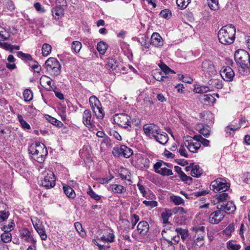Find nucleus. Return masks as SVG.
I'll list each match as a JSON object with an SVG mask.
<instances>
[{
    "instance_id": "13d9d810",
    "label": "nucleus",
    "mask_w": 250,
    "mask_h": 250,
    "mask_svg": "<svg viewBox=\"0 0 250 250\" xmlns=\"http://www.w3.org/2000/svg\"><path fill=\"white\" fill-rule=\"evenodd\" d=\"M88 195L92 199L96 200V201H99L101 199V196L97 194L90 187H89V189L87 191Z\"/></svg>"
},
{
    "instance_id": "e2e57ef3",
    "label": "nucleus",
    "mask_w": 250,
    "mask_h": 250,
    "mask_svg": "<svg viewBox=\"0 0 250 250\" xmlns=\"http://www.w3.org/2000/svg\"><path fill=\"white\" fill-rule=\"evenodd\" d=\"M139 42L141 44L142 46L145 48H148L150 43L149 42V40L146 37H142L139 40Z\"/></svg>"
},
{
    "instance_id": "864d4df0",
    "label": "nucleus",
    "mask_w": 250,
    "mask_h": 250,
    "mask_svg": "<svg viewBox=\"0 0 250 250\" xmlns=\"http://www.w3.org/2000/svg\"><path fill=\"white\" fill-rule=\"evenodd\" d=\"M228 194L226 192H223L217 195L216 199L218 201V204L226 202V200L228 198Z\"/></svg>"
},
{
    "instance_id": "a18cd8bd",
    "label": "nucleus",
    "mask_w": 250,
    "mask_h": 250,
    "mask_svg": "<svg viewBox=\"0 0 250 250\" xmlns=\"http://www.w3.org/2000/svg\"><path fill=\"white\" fill-rule=\"evenodd\" d=\"M17 56L22 60L26 62H32L33 60L32 57L30 54L24 53L22 51H18L17 52Z\"/></svg>"
},
{
    "instance_id": "49530a36",
    "label": "nucleus",
    "mask_w": 250,
    "mask_h": 250,
    "mask_svg": "<svg viewBox=\"0 0 250 250\" xmlns=\"http://www.w3.org/2000/svg\"><path fill=\"white\" fill-rule=\"evenodd\" d=\"M241 247L240 245L235 241L230 240L227 242V248L229 250H239Z\"/></svg>"
},
{
    "instance_id": "2eb2a0df",
    "label": "nucleus",
    "mask_w": 250,
    "mask_h": 250,
    "mask_svg": "<svg viewBox=\"0 0 250 250\" xmlns=\"http://www.w3.org/2000/svg\"><path fill=\"white\" fill-rule=\"evenodd\" d=\"M34 229L40 235L42 240H46L47 239V234L45 232V229L43 225L40 222V221L35 217L31 219Z\"/></svg>"
},
{
    "instance_id": "6ab92c4d",
    "label": "nucleus",
    "mask_w": 250,
    "mask_h": 250,
    "mask_svg": "<svg viewBox=\"0 0 250 250\" xmlns=\"http://www.w3.org/2000/svg\"><path fill=\"white\" fill-rule=\"evenodd\" d=\"M217 208L220 209L224 213L231 214L235 211L236 208L233 202L229 201L218 204Z\"/></svg>"
},
{
    "instance_id": "412c9836",
    "label": "nucleus",
    "mask_w": 250,
    "mask_h": 250,
    "mask_svg": "<svg viewBox=\"0 0 250 250\" xmlns=\"http://www.w3.org/2000/svg\"><path fill=\"white\" fill-rule=\"evenodd\" d=\"M83 123L90 129H93L94 125L92 120V115L89 110H85L83 114Z\"/></svg>"
},
{
    "instance_id": "7c9ffc66",
    "label": "nucleus",
    "mask_w": 250,
    "mask_h": 250,
    "mask_svg": "<svg viewBox=\"0 0 250 250\" xmlns=\"http://www.w3.org/2000/svg\"><path fill=\"white\" fill-rule=\"evenodd\" d=\"M6 205L0 203V222L5 221L9 216L8 211L6 210Z\"/></svg>"
},
{
    "instance_id": "774afa93",
    "label": "nucleus",
    "mask_w": 250,
    "mask_h": 250,
    "mask_svg": "<svg viewBox=\"0 0 250 250\" xmlns=\"http://www.w3.org/2000/svg\"><path fill=\"white\" fill-rule=\"evenodd\" d=\"M143 203L146 205V206L152 208L156 207L158 206V203L157 201L154 200L152 201H146L144 200L143 201Z\"/></svg>"
},
{
    "instance_id": "3c124183",
    "label": "nucleus",
    "mask_w": 250,
    "mask_h": 250,
    "mask_svg": "<svg viewBox=\"0 0 250 250\" xmlns=\"http://www.w3.org/2000/svg\"><path fill=\"white\" fill-rule=\"evenodd\" d=\"M51 46L47 43H44L42 46V54L43 56H47L51 51Z\"/></svg>"
},
{
    "instance_id": "09e8293b",
    "label": "nucleus",
    "mask_w": 250,
    "mask_h": 250,
    "mask_svg": "<svg viewBox=\"0 0 250 250\" xmlns=\"http://www.w3.org/2000/svg\"><path fill=\"white\" fill-rule=\"evenodd\" d=\"M92 110L98 119H102L104 117V114L101 105L95 107V108H94Z\"/></svg>"
},
{
    "instance_id": "20e7f679",
    "label": "nucleus",
    "mask_w": 250,
    "mask_h": 250,
    "mask_svg": "<svg viewBox=\"0 0 250 250\" xmlns=\"http://www.w3.org/2000/svg\"><path fill=\"white\" fill-rule=\"evenodd\" d=\"M249 54V52L243 49L237 50L235 52L234 60L236 63L239 65V71H241V73L247 72Z\"/></svg>"
},
{
    "instance_id": "f704fd0d",
    "label": "nucleus",
    "mask_w": 250,
    "mask_h": 250,
    "mask_svg": "<svg viewBox=\"0 0 250 250\" xmlns=\"http://www.w3.org/2000/svg\"><path fill=\"white\" fill-rule=\"evenodd\" d=\"M141 168H148L149 167L150 160L147 157H142L138 160Z\"/></svg>"
},
{
    "instance_id": "9d476101",
    "label": "nucleus",
    "mask_w": 250,
    "mask_h": 250,
    "mask_svg": "<svg viewBox=\"0 0 250 250\" xmlns=\"http://www.w3.org/2000/svg\"><path fill=\"white\" fill-rule=\"evenodd\" d=\"M112 152L115 157L123 156L126 158L130 157L133 154L132 150L125 145L114 147Z\"/></svg>"
},
{
    "instance_id": "4d7b16f0",
    "label": "nucleus",
    "mask_w": 250,
    "mask_h": 250,
    "mask_svg": "<svg viewBox=\"0 0 250 250\" xmlns=\"http://www.w3.org/2000/svg\"><path fill=\"white\" fill-rule=\"evenodd\" d=\"M74 226L77 231L82 237H84L86 235V233L84 231L82 225L80 223L78 222H75L74 223Z\"/></svg>"
},
{
    "instance_id": "dca6fc26",
    "label": "nucleus",
    "mask_w": 250,
    "mask_h": 250,
    "mask_svg": "<svg viewBox=\"0 0 250 250\" xmlns=\"http://www.w3.org/2000/svg\"><path fill=\"white\" fill-rule=\"evenodd\" d=\"M20 237L24 242L36 244V240L34 238L31 232L27 228H23L20 230Z\"/></svg>"
},
{
    "instance_id": "9b49d317",
    "label": "nucleus",
    "mask_w": 250,
    "mask_h": 250,
    "mask_svg": "<svg viewBox=\"0 0 250 250\" xmlns=\"http://www.w3.org/2000/svg\"><path fill=\"white\" fill-rule=\"evenodd\" d=\"M57 3H61L62 5H57L52 9V14L55 20L61 19L64 15V7L66 6L65 0H57Z\"/></svg>"
},
{
    "instance_id": "c756f323",
    "label": "nucleus",
    "mask_w": 250,
    "mask_h": 250,
    "mask_svg": "<svg viewBox=\"0 0 250 250\" xmlns=\"http://www.w3.org/2000/svg\"><path fill=\"white\" fill-rule=\"evenodd\" d=\"M109 188L112 192L117 194L124 193L126 191V188L122 185L119 184H112Z\"/></svg>"
},
{
    "instance_id": "de8ad7c7",
    "label": "nucleus",
    "mask_w": 250,
    "mask_h": 250,
    "mask_svg": "<svg viewBox=\"0 0 250 250\" xmlns=\"http://www.w3.org/2000/svg\"><path fill=\"white\" fill-rule=\"evenodd\" d=\"M176 2L179 9H184L190 2V0H176Z\"/></svg>"
},
{
    "instance_id": "a211bd4d",
    "label": "nucleus",
    "mask_w": 250,
    "mask_h": 250,
    "mask_svg": "<svg viewBox=\"0 0 250 250\" xmlns=\"http://www.w3.org/2000/svg\"><path fill=\"white\" fill-rule=\"evenodd\" d=\"M222 79L227 82L232 81L234 77V72L229 66H224L220 71Z\"/></svg>"
},
{
    "instance_id": "a19ab883",
    "label": "nucleus",
    "mask_w": 250,
    "mask_h": 250,
    "mask_svg": "<svg viewBox=\"0 0 250 250\" xmlns=\"http://www.w3.org/2000/svg\"><path fill=\"white\" fill-rule=\"evenodd\" d=\"M210 91V88L208 86L205 85H196L194 89V92L197 93H205Z\"/></svg>"
},
{
    "instance_id": "393cba45",
    "label": "nucleus",
    "mask_w": 250,
    "mask_h": 250,
    "mask_svg": "<svg viewBox=\"0 0 250 250\" xmlns=\"http://www.w3.org/2000/svg\"><path fill=\"white\" fill-rule=\"evenodd\" d=\"M154 139L162 145L166 144L168 140L167 134L162 131L161 129L160 130V132H159L158 135H156Z\"/></svg>"
},
{
    "instance_id": "052dcab7",
    "label": "nucleus",
    "mask_w": 250,
    "mask_h": 250,
    "mask_svg": "<svg viewBox=\"0 0 250 250\" xmlns=\"http://www.w3.org/2000/svg\"><path fill=\"white\" fill-rule=\"evenodd\" d=\"M186 146L185 145V142L183 144H181L180 145V147L178 150V152L181 156L188 158V154L187 152V151L186 150Z\"/></svg>"
},
{
    "instance_id": "39448f33",
    "label": "nucleus",
    "mask_w": 250,
    "mask_h": 250,
    "mask_svg": "<svg viewBox=\"0 0 250 250\" xmlns=\"http://www.w3.org/2000/svg\"><path fill=\"white\" fill-rule=\"evenodd\" d=\"M45 67L47 72L51 76L56 77L61 72V65L57 59L50 58L45 62Z\"/></svg>"
},
{
    "instance_id": "69168bd1",
    "label": "nucleus",
    "mask_w": 250,
    "mask_h": 250,
    "mask_svg": "<svg viewBox=\"0 0 250 250\" xmlns=\"http://www.w3.org/2000/svg\"><path fill=\"white\" fill-rule=\"evenodd\" d=\"M46 119L50 123L56 126H59L60 124L61 123L60 121L57 120L56 118L48 115H46Z\"/></svg>"
},
{
    "instance_id": "7ed1b4c3",
    "label": "nucleus",
    "mask_w": 250,
    "mask_h": 250,
    "mask_svg": "<svg viewBox=\"0 0 250 250\" xmlns=\"http://www.w3.org/2000/svg\"><path fill=\"white\" fill-rule=\"evenodd\" d=\"M161 70H156L153 72V78L157 81L168 82L172 79V76L176 73L164 63H159Z\"/></svg>"
},
{
    "instance_id": "aec40b11",
    "label": "nucleus",
    "mask_w": 250,
    "mask_h": 250,
    "mask_svg": "<svg viewBox=\"0 0 250 250\" xmlns=\"http://www.w3.org/2000/svg\"><path fill=\"white\" fill-rule=\"evenodd\" d=\"M186 148L191 152L196 153L201 147V143L194 139L185 141Z\"/></svg>"
},
{
    "instance_id": "37998d69",
    "label": "nucleus",
    "mask_w": 250,
    "mask_h": 250,
    "mask_svg": "<svg viewBox=\"0 0 250 250\" xmlns=\"http://www.w3.org/2000/svg\"><path fill=\"white\" fill-rule=\"evenodd\" d=\"M108 48L107 44L104 42H100L97 44V49L100 54L104 55Z\"/></svg>"
},
{
    "instance_id": "c9c22d12",
    "label": "nucleus",
    "mask_w": 250,
    "mask_h": 250,
    "mask_svg": "<svg viewBox=\"0 0 250 250\" xmlns=\"http://www.w3.org/2000/svg\"><path fill=\"white\" fill-rule=\"evenodd\" d=\"M23 99L25 102L29 103L33 98V93L32 90L29 89H26L23 92Z\"/></svg>"
},
{
    "instance_id": "bf43d9fd",
    "label": "nucleus",
    "mask_w": 250,
    "mask_h": 250,
    "mask_svg": "<svg viewBox=\"0 0 250 250\" xmlns=\"http://www.w3.org/2000/svg\"><path fill=\"white\" fill-rule=\"evenodd\" d=\"M194 138L198 140V142L202 144L205 146H209V140L203 138L201 135H195Z\"/></svg>"
},
{
    "instance_id": "a878e982",
    "label": "nucleus",
    "mask_w": 250,
    "mask_h": 250,
    "mask_svg": "<svg viewBox=\"0 0 250 250\" xmlns=\"http://www.w3.org/2000/svg\"><path fill=\"white\" fill-rule=\"evenodd\" d=\"M203 103L208 105H212L216 102V99L212 94H205L200 97Z\"/></svg>"
},
{
    "instance_id": "cd10ccee",
    "label": "nucleus",
    "mask_w": 250,
    "mask_h": 250,
    "mask_svg": "<svg viewBox=\"0 0 250 250\" xmlns=\"http://www.w3.org/2000/svg\"><path fill=\"white\" fill-rule=\"evenodd\" d=\"M191 175L193 177L198 178L203 173V169L198 165H192L191 166Z\"/></svg>"
},
{
    "instance_id": "f3484780",
    "label": "nucleus",
    "mask_w": 250,
    "mask_h": 250,
    "mask_svg": "<svg viewBox=\"0 0 250 250\" xmlns=\"http://www.w3.org/2000/svg\"><path fill=\"white\" fill-rule=\"evenodd\" d=\"M225 216L224 212L218 209L209 215L208 221L213 225L218 224L223 220Z\"/></svg>"
},
{
    "instance_id": "f257e3e1",
    "label": "nucleus",
    "mask_w": 250,
    "mask_h": 250,
    "mask_svg": "<svg viewBox=\"0 0 250 250\" xmlns=\"http://www.w3.org/2000/svg\"><path fill=\"white\" fill-rule=\"evenodd\" d=\"M28 152L33 160L41 164L38 167L39 170L40 171L43 169V166L42 163L44 161L48 154V151L45 145L40 142H36L29 147Z\"/></svg>"
},
{
    "instance_id": "4468645a",
    "label": "nucleus",
    "mask_w": 250,
    "mask_h": 250,
    "mask_svg": "<svg viewBox=\"0 0 250 250\" xmlns=\"http://www.w3.org/2000/svg\"><path fill=\"white\" fill-rule=\"evenodd\" d=\"M143 128L146 135L149 138H154L161 130L160 127L154 124H146Z\"/></svg>"
},
{
    "instance_id": "5701e85b",
    "label": "nucleus",
    "mask_w": 250,
    "mask_h": 250,
    "mask_svg": "<svg viewBox=\"0 0 250 250\" xmlns=\"http://www.w3.org/2000/svg\"><path fill=\"white\" fill-rule=\"evenodd\" d=\"M150 44L155 47H160L163 46L164 41L159 33L155 32L151 35Z\"/></svg>"
},
{
    "instance_id": "f03ea898",
    "label": "nucleus",
    "mask_w": 250,
    "mask_h": 250,
    "mask_svg": "<svg viewBox=\"0 0 250 250\" xmlns=\"http://www.w3.org/2000/svg\"><path fill=\"white\" fill-rule=\"evenodd\" d=\"M235 28L232 24L222 27L218 32V37L220 43L225 45L232 43L235 40Z\"/></svg>"
},
{
    "instance_id": "c03bdc74",
    "label": "nucleus",
    "mask_w": 250,
    "mask_h": 250,
    "mask_svg": "<svg viewBox=\"0 0 250 250\" xmlns=\"http://www.w3.org/2000/svg\"><path fill=\"white\" fill-rule=\"evenodd\" d=\"M170 200L172 201L175 205L178 206L180 205L184 204L185 201L183 198L180 196L177 195H171L170 196Z\"/></svg>"
},
{
    "instance_id": "c85d7f7f",
    "label": "nucleus",
    "mask_w": 250,
    "mask_h": 250,
    "mask_svg": "<svg viewBox=\"0 0 250 250\" xmlns=\"http://www.w3.org/2000/svg\"><path fill=\"white\" fill-rule=\"evenodd\" d=\"M197 128L199 130L200 134L206 137H208L210 134V128L207 125L200 123L197 125Z\"/></svg>"
},
{
    "instance_id": "473e14b6",
    "label": "nucleus",
    "mask_w": 250,
    "mask_h": 250,
    "mask_svg": "<svg viewBox=\"0 0 250 250\" xmlns=\"http://www.w3.org/2000/svg\"><path fill=\"white\" fill-rule=\"evenodd\" d=\"M172 215V210L169 209H165V210L161 213V217L163 223L164 224H168V219Z\"/></svg>"
},
{
    "instance_id": "0e129e2a",
    "label": "nucleus",
    "mask_w": 250,
    "mask_h": 250,
    "mask_svg": "<svg viewBox=\"0 0 250 250\" xmlns=\"http://www.w3.org/2000/svg\"><path fill=\"white\" fill-rule=\"evenodd\" d=\"M159 15L160 17L165 19H169L171 16V13L169 9H166L162 10L160 12Z\"/></svg>"
},
{
    "instance_id": "8fccbe9b",
    "label": "nucleus",
    "mask_w": 250,
    "mask_h": 250,
    "mask_svg": "<svg viewBox=\"0 0 250 250\" xmlns=\"http://www.w3.org/2000/svg\"><path fill=\"white\" fill-rule=\"evenodd\" d=\"M29 66L34 70V72L39 73L42 70V67L36 61H33L29 62Z\"/></svg>"
},
{
    "instance_id": "ea45409f",
    "label": "nucleus",
    "mask_w": 250,
    "mask_h": 250,
    "mask_svg": "<svg viewBox=\"0 0 250 250\" xmlns=\"http://www.w3.org/2000/svg\"><path fill=\"white\" fill-rule=\"evenodd\" d=\"M17 119L18 120V121L20 123L21 127L23 129L28 130L31 129V126L30 125L23 119V118L21 114H18L17 115Z\"/></svg>"
},
{
    "instance_id": "f8f14e48",
    "label": "nucleus",
    "mask_w": 250,
    "mask_h": 250,
    "mask_svg": "<svg viewBox=\"0 0 250 250\" xmlns=\"http://www.w3.org/2000/svg\"><path fill=\"white\" fill-rule=\"evenodd\" d=\"M10 36V34L6 29L0 26V47L6 50L12 52V45L6 43L1 42L2 41L7 40Z\"/></svg>"
},
{
    "instance_id": "423d86ee",
    "label": "nucleus",
    "mask_w": 250,
    "mask_h": 250,
    "mask_svg": "<svg viewBox=\"0 0 250 250\" xmlns=\"http://www.w3.org/2000/svg\"><path fill=\"white\" fill-rule=\"evenodd\" d=\"M41 185L47 189L51 188L55 185V178L53 172L49 170L43 171L40 175Z\"/></svg>"
},
{
    "instance_id": "0eeeda50",
    "label": "nucleus",
    "mask_w": 250,
    "mask_h": 250,
    "mask_svg": "<svg viewBox=\"0 0 250 250\" xmlns=\"http://www.w3.org/2000/svg\"><path fill=\"white\" fill-rule=\"evenodd\" d=\"M192 231H194V244L198 248L203 246L205 243L204 237L206 233L205 227L203 226H195L192 228Z\"/></svg>"
},
{
    "instance_id": "4c0bfd02",
    "label": "nucleus",
    "mask_w": 250,
    "mask_h": 250,
    "mask_svg": "<svg viewBox=\"0 0 250 250\" xmlns=\"http://www.w3.org/2000/svg\"><path fill=\"white\" fill-rule=\"evenodd\" d=\"M175 231L177 232V234L179 236H181V239L183 241L185 240L188 236V232L187 229H183L181 228H177L175 229Z\"/></svg>"
},
{
    "instance_id": "79ce46f5",
    "label": "nucleus",
    "mask_w": 250,
    "mask_h": 250,
    "mask_svg": "<svg viewBox=\"0 0 250 250\" xmlns=\"http://www.w3.org/2000/svg\"><path fill=\"white\" fill-rule=\"evenodd\" d=\"M15 60V58L12 55H9L7 57L8 63H6L7 68L10 70L15 69L16 68Z\"/></svg>"
},
{
    "instance_id": "e433bc0d",
    "label": "nucleus",
    "mask_w": 250,
    "mask_h": 250,
    "mask_svg": "<svg viewBox=\"0 0 250 250\" xmlns=\"http://www.w3.org/2000/svg\"><path fill=\"white\" fill-rule=\"evenodd\" d=\"M3 232L1 234V240L4 243H8L11 241L12 234L9 231L3 230Z\"/></svg>"
},
{
    "instance_id": "58836bf2",
    "label": "nucleus",
    "mask_w": 250,
    "mask_h": 250,
    "mask_svg": "<svg viewBox=\"0 0 250 250\" xmlns=\"http://www.w3.org/2000/svg\"><path fill=\"white\" fill-rule=\"evenodd\" d=\"M89 102L90 106L93 110L94 108L97 107L98 106L101 105V103L99 99L95 96H92L89 99Z\"/></svg>"
},
{
    "instance_id": "ddd939ff",
    "label": "nucleus",
    "mask_w": 250,
    "mask_h": 250,
    "mask_svg": "<svg viewBox=\"0 0 250 250\" xmlns=\"http://www.w3.org/2000/svg\"><path fill=\"white\" fill-rule=\"evenodd\" d=\"M201 68L206 77L212 76L217 73L213 62L209 60H205L203 62Z\"/></svg>"
},
{
    "instance_id": "338daca9",
    "label": "nucleus",
    "mask_w": 250,
    "mask_h": 250,
    "mask_svg": "<svg viewBox=\"0 0 250 250\" xmlns=\"http://www.w3.org/2000/svg\"><path fill=\"white\" fill-rule=\"evenodd\" d=\"M159 172V174L162 176H170L173 174L172 170L167 168L165 166H164L162 168V170Z\"/></svg>"
},
{
    "instance_id": "6e6d98bb",
    "label": "nucleus",
    "mask_w": 250,
    "mask_h": 250,
    "mask_svg": "<svg viewBox=\"0 0 250 250\" xmlns=\"http://www.w3.org/2000/svg\"><path fill=\"white\" fill-rule=\"evenodd\" d=\"M115 236L113 233H109L107 236L101 237V240L104 242H113L114 241Z\"/></svg>"
},
{
    "instance_id": "5fc2aeb1",
    "label": "nucleus",
    "mask_w": 250,
    "mask_h": 250,
    "mask_svg": "<svg viewBox=\"0 0 250 250\" xmlns=\"http://www.w3.org/2000/svg\"><path fill=\"white\" fill-rule=\"evenodd\" d=\"M165 162L162 161H159L154 165L153 168L156 173L159 174V172L162 170V168L165 166Z\"/></svg>"
},
{
    "instance_id": "6e6552de",
    "label": "nucleus",
    "mask_w": 250,
    "mask_h": 250,
    "mask_svg": "<svg viewBox=\"0 0 250 250\" xmlns=\"http://www.w3.org/2000/svg\"><path fill=\"white\" fill-rule=\"evenodd\" d=\"M210 187L214 192H217L221 190L225 191L229 188L230 185L225 179L218 178L211 182Z\"/></svg>"
},
{
    "instance_id": "4be33fe9",
    "label": "nucleus",
    "mask_w": 250,
    "mask_h": 250,
    "mask_svg": "<svg viewBox=\"0 0 250 250\" xmlns=\"http://www.w3.org/2000/svg\"><path fill=\"white\" fill-rule=\"evenodd\" d=\"M40 83L43 87H44L45 86V84H46V87L45 88L47 91H52L55 87L52 84L51 79L46 75H43L41 77Z\"/></svg>"
},
{
    "instance_id": "b1692460",
    "label": "nucleus",
    "mask_w": 250,
    "mask_h": 250,
    "mask_svg": "<svg viewBox=\"0 0 250 250\" xmlns=\"http://www.w3.org/2000/svg\"><path fill=\"white\" fill-rule=\"evenodd\" d=\"M149 230V225L146 221H141L137 226V231L142 236L146 235Z\"/></svg>"
},
{
    "instance_id": "680f3d73",
    "label": "nucleus",
    "mask_w": 250,
    "mask_h": 250,
    "mask_svg": "<svg viewBox=\"0 0 250 250\" xmlns=\"http://www.w3.org/2000/svg\"><path fill=\"white\" fill-rule=\"evenodd\" d=\"M208 5L212 10L218 9V2L217 0H208Z\"/></svg>"
},
{
    "instance_id": "1a4fd4ad",
    "label": "nucleus",
    "mask_w": 250,
    "mask_h": 250,
    "mask_svg": "<svg viewBox=\"0 0 250 250\" xmlns=\"http://www.w3.org/2000/svg\"><path fill=\"white\" fill-rule=\"evenodd\" d=\"M130 117L127 114L122 113L116 114L114 118V122L119 125L130 130L131 127Z\"/></svg>"
},
{
    "instance_id": "bb28decb",
    "label": "nucleus",
    "mask_w": 250,
    "mask_h": 250,
    "mask_svg": "<svg viewBox=\"0 0 250 250\" xmlns=\"http://www.w3.org/2000/svg\"><path fill=\"white\" fill-rule=\"evenodd\" d=\"M118 62L115 59L109 58L107 60L105 68L110 71L115 70L118 66Z\"/></svg>"
},
{
    "instance_id": "72a5a7b5",
    "label": "nucleus",
    "mask_w": 250,
    "mask_h": 250,
    "mask_svg": "<svg viewBox=\"0 0 250 250\" xmlns=\"http://www.w3.org/2000/svg\"><path fill=\"white\" fill-rule=\"evenodd\" d=\"M64 193L69 198L74 199L76 196V194L74 189L67 185L63 186Z\"/></svg>"
},
{
    "instance_id": "603ef678",
    "label": "nucleus",
    "mask_w": 250,
    "mask_h": 250,
    "mask_svg": "<svg viewBox=\"0 0 250 250\" xmlns=\"http://www.w3.org/2000/svg\"><path fill=\"white\" fill-rule=\"evenodd\" d=\"M82 48V43L79 41H74L72 43L71 49L74 52L77 53Z\"/></svg>"
},
{
    "instance_id": "2f4dec72",
    "label": "nucleus",
    "mask_w": 250,
    "mask_h": 250,
    "mask_svg": "<svg viewBox=\"0 0 250 250\" xmlns=\"http://www.w3.org/2000/svg\"><path fill=\"white\" fill-rule=\"evenodd\" d=\"M130 175L131 173L129 170L125 168H121L119 176L122 180H125L131 182Z\"/></svg>"
}]
</instances>
